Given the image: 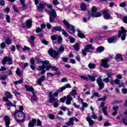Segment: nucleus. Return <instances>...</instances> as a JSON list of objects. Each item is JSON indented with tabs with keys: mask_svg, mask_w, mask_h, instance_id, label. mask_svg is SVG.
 <instances>
[{
	"mask_svg": "<svg viewBox=\"0 0 127 127\" xmlns=\"http://www.w3.org/2000/svg\"><path fill=\"white\" fill-rule=\"evenodd\" d=\"M0 47L2 49H4V47H5V43L3 42L0 44Z\"/></svg>",
	"mask_w": 127,
	"mask_h": 127,
	"instance_id": "59",
	"label": "nucleus"
},
{
	"mask_svg": "<svg viewBox=\"0 0 127 127\" xmlns=\"http://www.w3.org/2000/svg\"><path fill=\"white\" fill-rule=\"evenodd\" d=\"M60 92H61V89H60V88L59 90L56 91L54 94L52 93V92H50L49 93L50 103H54V102H58V100H57V98H56L55 97H58V94H59Z\"/></svg>",
	"mask_w": 127,
	"mask_h": 127,
	"instance_id": "3",
	"label": "nucleus"
},
{
	"mask_svg": "<svg viewBox=\"0 0 127 127\" xmlns=\"http://www.w3.org/2000/svg\"><path fill=\"white\" fill-rule=\"evenodd\" d=\"M110 126H111V123H110V122H105L103 124V127H110Z\"/></svg>",
	"mask_w": 127,
	"mask_h": 127,
	"instance_id": "51",
	"label": "nucleus"
},
{
	"mask_svg": "<svg viewBox=\"0 0 127 127\" xmlns=\"http://www.w3.org/2000/svg\"><path fill=\"white\" fill-rule=\"evenodd\" d=\"M103 13L104 14V18H105V19H110L112 18V17H111L110 13H109V10H103Z\"/></svg>",
	"mask_w": 127,
	"mask_h": 127,
	"instance_id": "14",
	"label": "nucleus"
},
{
	"mask_svg": "<svg viewBox=\"0 0 127 127\" xmlns=\"http://www.w3.org/2000/svg\"><path fill=\"white\" fill-rule=\"evenodd\" d=\"M80 77L82 80H88V77L87 76H83V75H80Z\"/></svg>",
	"mask_w": 127,
	"mask_h": 127,
	"instance_id": "61",
	"label": "nucleus"
},
{
	"mask_svg": "<svg viewBox=\"0 0 127 127\" xmlns=\"http://www.w3.org/2000/svg\"><path fill=\"white\" fill-rule=\"evenodd\" d=\"M6 20H7V22L9 23L10 22V17L8 15H6Z\"/></svg>",
	"mask_w": 127,
	"mask_h": 127,
	"instance_id": "50",
	"label": "nucleus"
},
{
	"mask_svg": "<svg viewBox=\"0 0 127 127\" xmlns=\"http://www.w3.org/2000/svg\"><path fill=\"white\" fill-rule=\"evenodd\" d=\"M96 82L99 86V90H102V89H103L104 87H105V84H104L103 80H102V76H99L97 78Z\"/></svg>",
	"mask_w": 127,
	"mask_h": 127,
	"instance_id": "11",
	"label": "nucleus"
},
{
	"mask_svg": "<svg viewBox=\"0 0 127 127\" xmlns=\"http://www.w3.org/2000/svg\"><path fill=\"white\" fill-rule=\"evenodd\" d=\"M98 9L96 7H92V10L88 12V15L93 16V17H100L102 16V13L100 12H96Z\"/></svg>",
	"mask_w": 127,
	"mask_h": 127,
	"instance_id": "5",
	"label": "nucleus"
},
{
	"mask_svg": "<svg viewBox=\"0 0 127 127\" xmlns=\"http://www.w3.org/2000/svg\"><path fill=\"white\" fill-rule=\"evenodd\" d=\"M45 65L43 64L42 65L38 66L37 68V70H38V71H41V74H42V75H43L45 74V72H46V70H45Z\"/></svg>",
	"mask_w": 127,
	"mask_h": 127,
	"instance_id": "13",
	"label": "nucleus"
},
{
	"mask_svg": "<svg viewBox=\"0 0 127 127\" xmlns=\"http://www.w3.org/2000/svg\"><path fill=\"white\" fill-rule=\"evenodd\" d=\"M74 125V118H71L69 119V122L66 123V126H72Z\"/></svg>",
	"mask_w": 127,
	"mask_h": 127,
	"instance_id": "24",
	"label": "nucleus"
},
{
	"mask_svg": "<svg viewBox=\"0 0 127 127\" xmlns=\"http://www.w3.org/2000/svg\"><path fill=\"white\" fill-rule=\"evenodd\" d=\"M68 39L69 40L70 43H74V42H75V39L72 37H68Z\"/></svg>",
	"mask_w": 127,
	"mask_h": 127,
	"instance_id": "47",
	"label": "nucleus"
},
{
	"mask_svg": "<svg viewBox=\"0 0 127 127\" xmlns=\"http://www.w3.org/2000/svg\"><path fill=\"white\" fill-rule=\"evenodd\" d=\"M6 62H8L9 65H11L12 64V59L9 57H4L3 60L1 62L2 65H5Z\"/></svg>",
	"mask_w": 127,
	"mask_h": 127,
	"instance_id": "10",
	"label": "nucleus"
},
{
	"mask_svg": "<svg viewBox=\"0 0 127 127\" xmlns=\"http://www.w3.org/2000/svg\"><path fill=\"white\" fill-rule=\"evenodd\" d=\"M37 100V98H36V96L35 95V92H34V95L33 94V96L31 98V101L32 103H33V102H35V101Z\"/></svg>",
	"mask_w": 127,
	"mask_h": 127,
	"instance_id": "34",
	"label": "nucleus"
},
{
	"mask_svg": "<svg viewBox=\"0 0 127 127\" xmlns=\"http://www.w3.org/2000/svg\"><path fill=\"white\" fill-rule=\"evenodd\" d=\"M45 6V4L40 3L38 6H37V8L38 10H42L43 8H44V7Z\"/></svg>",
	"mask_w": 127,
	"mask_h": 127,
	"instance_id": "29",
	"label": "nucleus"
},
{
	"mask_svg": "<svg viewBox=\"0 0 127 127\" xmlns=\"http://www.w3.org/2000/svg\"><path fill=\"white\" fill-rule=\"evenodd\" d=\"M106 75L108 78H113V76L114 75H115V73L112 72H107Z\"/></svg>",
	"mask_w": 127,
	"mask_h": 127,
	"instance_id": "33",
	"label": "nucleus"
},
{
	"mask_svg": "<svg viewBox=\"0 0 127 127\" xmlns=\"http://www.w3.org/2000/svg\"><path fill=\"white\" fill-rule=\"evenodd\" d=\"M116 59H120L121 61H123V60H124L123 59V58L122 57V55H121L120 54H118L116 55Z\"/></svg>",
	"mask_w": 127,
	"mask_h": 127,
	"instance_id": "45",
	"label": "nucleus"
},
{
	"mask_svg": "<svg viewBox=\"0 0 127 127\" xmlns=\"http://www.w3.org/2000/svg\"><path fill=\"white\" fill-rule=\"evenodd\" d=\"M91 117L93 120H96V119H97V115L95 114V112H92V114L91 115Z\"/></svg>",
	"mask_w": 127,
	"mask_h": 127,
	"instance_id": "48",
	"label": "nucleus"
},
{
	"mask_svg": "<svg viewBox=\"0 0 127 127\" xmlns=\"http://www.w3.org/2000/svg\"><path fill=\"white\" fill-rule=\"evenodd\" d=\"M64 47L61 46L59 49L58 52H56L53 49H50L48 53L53 58H56V59H58L59 58V54H61V53H63L64 52Z\"/></svg>",
	"mask_w": 127,
	"mask_h": 127,
	"instance_id": "2",
	"label": "nucleus"
},
{
	"mask_svg": "<svg viewBox=\"0 0 127 127\" xmlns=\"http://www.w3.org/2000/svg\"><path fill=\"white\" fill-rule=\"evenodd\" d=\"M30 40H29L30 44H32V43H33V42H34V40L35 39V37H34V36H31L30 37Z\"/></svg>",
	"mask_w": 127,
	"mask_h": 127,
	"instance_id": "36",
	"label": "nucleus"
},
{
	"mask_svg": "<svg viewBox=\"0 0 127 127\" xmlns=\"http://www.w3.org/2000/svg\"><path fill=\"white\" fill-rule=\"evenodd\" d=\"M105 50V48H104V47L100 46L97 49L96 52L97 53H101V52H103Z\"/></svg>",
	"mask_w": 127,
	"mask_h": 127,
	"instance_id": "27",
	"label": "nucleus"
},
{
	"mask_svg": "<svg viewBox=\"0 0 127 127\" xmlns=\"http://www.w3.org/2000/svg\"><path fill=\"white\" fill-rule=\"evenodd\" d=\"M49 14L50 15L49 17L50 22H54V19L57 17V14L55 9H51L48 11Z\"/></svg>",
	"mask_w": 127,
	"mask_h": 127,
	"instance_id": "6",
	"label": "nucleus"
},
{
	"mask_svg": "<svg viewBox=\"0 0 127 127\" xmlns=\"http://www.w3.org/2000/svg\"><path fill=\"white\" fill-rule=\"evenodd\" d=\"M53 3L55 5H58V4H60V2H59V1H58V0H54L53 1Z\"/></svg>",
	"mask_w": 127,
	"mask_h": 127,
	"instance_id": "46",
	"label": "nucleus"
},
{
	"mask_svg": "<svg viewBox=\"0 0 127 127\" xmlns=\"http://www.w3.org/2000/svg\"><path fill=\"white\" fill-rule=\"evenodd\" d=\"M62 28L61 26L54 27L52 30V32L55 31H62Z\"/></svg>",
	"mask_w": 127,
	"mask_h": 127,
	"instance_id": "23",
	"label": "nucleus"
},
{
	"mask_svg": "<svg viewBox=\"0 0 127 127\" xmlns=\"http://www.w3.org/2000/svg\"><path fill=\"white\" fill-rule=\"evenodd\" d=\"M42 30H43L41 28L38 27V28H37V29L36 30V33H39V32H41V31H42Z\"/></svg>",
	"mask_w": 127,
	"mask_h": 127,
	"instance_id": "49",
	"label": "nucleus"
},
{
	"mask_svg": "<svg viewBox=\"0 0 127 127\" xmlns=\"http://www.w3.org/2000/svg\"><path fill=\"white\" fill-rule=\"evenodd\" d=\"M101 65L104 68H109L110 67V65L108 64V62H109V59H102L101 60Z\"/></svg>",
	"mask_w": 127,
	"mask_h": 127,
	"instance_id": "12",
	"label": "nucleus"
},
{
	"mask_svg": "<svg viewBox=\"0 0 127 127\" xmlns=\"http://www.w3.org/2000/svg\"><path fill=\"white\" fill-rule=\"evenodd\" d=\"M61 32H62L63 34L65 36V37H68V36H69V35L65 31V30L62 29Z\"/></svg>",
	"mask_w": 127,
	"mask_h": 127,
	"instance_id": "43",
	"label": "nucleus"
},
{
	"mask_svg": "<svg viewBox=\"0 0 127 127\" xmlns=\"http://www.w3.org/2000/svg\"><path fill=\"white\" fill-rule=\"evenodd\" d=\"M6 78H7V76L6 75H2V76H1L0 77V80H4L6 79Z\"/></svg>",
	"mask_w": 127,
	"mask_h": 127,
	"instance_id": "56",
	"label": "nucleus"
},
{
	"mask_svg": "<svg viewBox=\"0 0 127 127\" xmlns=\"http://www.w3.org/2000/svg\"><path fill=\"white\" fill-rule=\"evenodd\" d=\"M104 106H105V102H102L101 104V107L102 108L103 114L105 115V116H108V113H107V107H104Z\"/></svg>",
	"mask_w": 127,
	"mask_h": 127,
	"instance_id": "19",
	"label": "nucleus"
},
{
	"mask_svg": "<svg viewBox=\"0 0 127 127\" xmlns=\"http://www.w3.org/2000/svg\"><path fill=\"white\" fill-rule=\"evenodd\" d=\"M51 69L52 70H53L54 71H58V68H57V67L55 66H51Z\"/></svg>",
	"mask_w": 127,
	"mask_h": 127,
	"instance_id": "55",
	"label": "nucleus"
},
{
	"mask_svg": "<svg viewBox=\"0 0 127 127\" xmlns=\"http://www.w3.org/2000/svg\"><path fill=\"white\" fill-rule=\"evenodd\" d=\"M23 50L24 51H29V50H30V48L25 46L23 48Z\"/></svg>",
	"mask_w": 127,
	"mask_h": 127,
	"instance_id": "53",
	"label": "nucleus"
},
{
	"mask_svg": "<svg viewBox=\"0 0 127 127\" xmlns=\"http://www.w3.org/2000/svg\"><path fill=\"white\" fill-rule=\"evenodd\" d=\"M15 120L17 123H22L25 120V114L22 111H15V113H12Z\"/></svg>",
	"mask_w": 127,
	"mask_h": 127,
	"instance_id": "1",
	"label": "nucleus"
},
{
	"mask_svg": "<svg viewBox=\"0 0 127 127\" xmlns=\"http://www.w3.org/2000/svg\"><path fill=\"white\" fill-rule=\"evenodd\" d=\"M66 99H67V97H66V96H64V98L60 99V101L62 103H65V100H66Z\"/></svg>",
	"mask_w": 127,
	"mask_h": 127,
	"instance_id": "57",
	"label": "nucleus"
},
{
	"mask_svg": "<svg viewBox=\"0 0 127 127\" xmlns=\"http://www.w3.org/2000/svg\"><path fill=\"white\" fill-rule=\"evenodd\" d=\"M77 36L79 37V38H85V35L83 33H82V32L80 29H77Z\"/></svg>",
	"mask_w": 127,
	"mask_h": 127,
	"instance_id": "22",
	"label": "nucleus"
},
{
	"mask_svg": "<svg viewBox=\"0 0 127 127\" xmlns=\"http://www.w3.org/2000/svg\"><path fill=\"white\" fill-rule=\"evenodd\" d=\"M77 95V91L76 90L74 89L68 95L66 96V101L65 102V103L66 105H71V101L73 100L72 97H74Z\"/></svg>",
	"mask_w": 127,
	"mask_h": 127,
	"instance_id": "4",
	"label": "nucleus"
},
{
	"mask_svg": "<svg viewBox=\"0 0 127 127\" xmlns=\"http://www.w3.org/2000/svg\"><path fill=\"white\" fill-rule=\"evenodd\" d=\"M88 18L87 17H85L83 18V22H87V20H89V19H90V18H91V15H89V13H88Z\"/></svg>",
	"mask_w": 127,
	"mask_h": 127,
	"instance_id": "42",
	"label": "nucleus"
},
{
	"mask_svg": "<svg viewBox=\"0 0 127 127\" xmlns=\"http://www.w3.org/2000/svg\"><path fill=\"white\" fill-rule=\"evenodd\" d=\"M88 67L90 69H95L96 68V64H95L90 63L88 64Z\"/></svg>",
	"mask_w": 127,
	"mask_h": 127,
	"instance_id": "35",
	"label": "nucleus"
},
{
	"mask_svg": "<svg viewBox=\"0 0 127 127\" xmlns=\"http://www.w3.org/2000/svg\"><path fill=\"white\" fill-rule=\"evenodd\" d=\"M127 36V30L124 27H121V30L119 31L118 37L121 38L122 40H125Z\"/></svg>",
	"mask_w": 127,
	"mask_h": 127,
	"instance_id": "7",
	"label": "nucleus"
},
{
	"mask_svg": "<svg viewBox=\"0 0 127 127\" xmlns=\"http://www.w3.org/2000/svg\"><path fill=\"white\" fill-rule=\"evenodd\" d=\"M51 37L53 41H55V40H57V38H58V36L57 35H53L51 36Z\"/></svg>",
	"mask_w": 127,
	"mask_h": 127,
	"instance_id": "40",
	"label": "nucleus"
},
{
	"mask_svg": "<svg viewBox=\"0 0 127 127\" xmlns=\"http://www.w3.org/2000/svg\"><path fill=\"white\" fill-rule=\"evenodd\" d=\"M12 8L13 9H14V12H17L18 13V9H17V8H16V6H15V5L12 6Z\"/></svg>",
	"mask_w": 127,
	"mask_h": 127,
	"instance_id": "58",
	"label": "nucleus"
},
{
	"mask_svg": "<svg viewBox=\"0 0 127 127\" xmlns=\"http://www.w3.org/2000/svg\"><path fill=\"white\" fill-rule=\"evenodd\" d=\"M123 22L127 23V16L123 18Z\"/></svg>",
	"mask_w": 127,
	"mask_h": 127,
	"instance_id": "64",
	"label": "nucleus"
},
{
	"mask_svg": "<svg viewBox=\"0 0 127 127\" xmlns=\"http://www.w3.org/2000/svg\"><path fill=\"white\" fill-rule=\"evenodd\" d=\"M25 88L26 90V91H28L29 92H31L32 93L33 95H34V88H33V87L30 86L28 85H25Z\"/></svg>",
	"mask_w": 127,
	"mask_h": 127,
	"instance_id": "16",
	"label": "nucleus"
},
{
	"mask_svg": "<svg viewBox=\"0 0 127 127\" xmlns=\"http://www.w3.org/2000/svg\"><path fill=\"white\" fill-rule=\"evenodd\" d=\"M63 23L65 25L67 29H70L71 32H69L70 34L74 33L75 32V27L72 25H70L69 23L66 20H64L63 21Z\"/></svg>",
	"mask_w": 127,
	"mask_h": 127,
	"instance_id": "8",
	"label": "nucleus"
},
{
	"mask_svg": "<svg viewBox=\"0 0 127 127\" xmlns=\"http://www.w3.org/2000/svg\"><path fill=\"white\" fill-rule=\"evenodd\" d=\"M4 120L5 121V127H9V125H10V119H9V116H5L4 117Z\"/></svg>",
	"mask_w": 127,
	"mask_h": 127,
	"instance_id": "15",
	"label": "nucleus"
},
{
	"mask_svg": "<svg viewBox=\"0 0 127 127\" xmlns=\"http://www.w3.org/2000/svg\"><path fill=\"white\" fill-rule=\"evenodd\" d=\"M49 118L50 120H54V119H55V116L53 114H49Z\"/></svg>",
	"mask_w": 127,
	"mask_h": 127,
	"instance_id": "52",
	"label": "nucleus"
},
{
	"mask_svg": "<svg viewBox=\"0 0 127 127\" xmlns=\"http://www.w3.org/2000/svg\"><path fill=\"white\" fill-rule=\"evenodd\" d=\"M5 43L7 45H9V44H11V40L9 38H7L5 40Z\"/></svg>",
	"mask_w": 127,
	"mask_h": 127,
	"instance_id": "41",
	"label": "nucleus"
},
{
	"mask_svg": "<svg viewBox=\"0 0 127 127\" xmlns=\"http://www.w3.org/2000/svg\"><path fill=\"white\" fill-rule=\"evenodd\" d=\"M63 42V38L61 36H58V43L59 44H62V43Z\"/></svg>",
	"mask_w": 127,
	"mask_h": 127,
	"instance_id": "32",
	"label": "nucleus"
},
{
	"mask_svg": "<svg viewBox=\"0 0 127 127\" xmlns=\"http://www.w3.org/2000/svg\"><path fill=\"white\" fill-rule=\"evenodd\" d=\"M95 48L92 46V45L89 44L86 46V47L82 50V53L83 56H86L87 55V52H90V50H94Z\"/></svg>",
	"mask_w": 127,
	"mask_h": 127,
	"instance_id": "9",
	"label": "nucleus"
},
{
	"mask_svg": "<svg viewBox=\"0 0 127 127\" xmlns=\"http://www.w3.org/2000/svg\"><path fill=\"white\" fill-rule=\"evenodd\" d=\"M122 93L123 94H127V88H123L122 89Z\"/></svg>",
	"mask_w": 127,
	"mask_h": 127,
	"instance_id": "63",
	"label": "nucleus"
},
{
	"mask_svg": "<svg viewBox=\"0 0 127 127\" xmlns=\"http://www.w3.org/2000/svg\"><path fill=\"white\" fill-rule=\"evenodd\" d=\"M6 105L8 107H16V105L12 104L9 100L7 101Z\"/></svg>",
	"mask_w": 127,
	"mask_h": 127,
	"instance_id": "30",
	"label": "nucleus"
},
{
	"mask_svg": "<svg viewBox=\"0 0 127 127\" xmlns=\"http://www.w3.org/2000/svg\"><path fill=\"white\" fill-rule=\"evenodd\" d=\"M80 8L82 10H86L87 7L86 6V4L82 3L80 5Z\"/></svg>",
	"mask_w": 127,
	"mask_h": 127,
	"instance_id": "37",
	"label": "nucleus"
},
{
	"mask_svg": "<svg viewBox=\"0 0 127 127\" xmlns=\"http://www.w3.org/2000/svg\"><path fill=\"white\" fill-rule=\"evenodd\" d=\"M120 80H119L118 78H116L114 80V82L116 84V85H120Z\"/></svg>",
	"mask_w": 127,
	"mask_h": 127,
	"instance_id": "54",
	"label": "nucleus"
},
{
	"mask_svg": "<svg viewBox=\"0 0 127 127\" xmlns=\"http://www.w3.org/2000/svg\"><path fill=\"white\" fill-rule=\"evenodd\" d=\"M45 81V75H43L40 78L38 79L37 80V83L38 85L41 86L42 85V82H44Z\"/></svg>",
	"mask_w": 127,
	"mask_h": 127,
	"instance_id": "17",
	"label": "nucleus"
},
{
	"mask_svg": "<svg viewBox=\"0 0 127 127\" xmlns=\"http://www.w3.org/2000/svg\"><path fill=\"white\" fill-rule=\"evenodd\" d=\"M121 121L125 126H127V118H124L122 119Z\"/></svg>",
	"mask_w": 127,
	"mask_h": 127,
	"instance_id": "44",
	"label": "nucleus"
},
{
	"mask_svg": "<svg viewBox=\"0 0 127 127\" xmlns=\"http://www.w3.org/2000/svg\"><path fill=\"white\" fill-rule=\"evenodd\" d=\"M5 95L6 96L8 99H11V98H12V95H11V93L8 91H5Z\"/></svg>",
	"mask_w": 127,
	"mask_h": 127,
	"instance_id": "31",
	"label": "nucleus"
},
{
	"mask_svg": "<svg viewBox=\"0 0 127 127\" xmlns=\"http://www.w3.org/2000/svg\"><path fill=\"white\" fill-rule=\"evenodd\" d=\"M96 77H97V75H95L94 76L92 75H88V78H89V80L90 81H92V82H95L96 81Z\"/></svg>",
	"mask_w": 127,
	"mask_h": 127,
	"instance_id": "26",
	"label": "nucleus"
},
{
	"mask_svg": "<svg viewBox=\"0 0 127 127\" xmlns=\"http://www.w3.org/2000/svg\"><path fill=\"white\" fill-rule=\"evenodd\" d=\"M66 88H71V85H70V84H66L64 86L61 87L60 90L61 93H62V92H63V91H64V90H65V89H66Z\"/></svg>",
	"mask_w": 127,
	"mask_h": 127,
	"instance_id": "25",
	"label": "nucleus"
},
{
	"mask_svg": "<svg viewBox=\"0 0 127 127\" xmlns=\"http://www.w3.org/2000/svg\"><path fill=\"white\" fill-rule=\"evenodd\" d=\"M80 46V44H76L73 46V48L76 51H79L80 50V48L79 46Z\"/></svg>",
	"mask_w": 127,
	"mask_h": 127,
	"instance_id": "39",
	"label": "nucleus"
},
{
	"mask_svg": "<svg viewBox=\"0 0 127 127\" xmlns=\"http://www.w3.org/2000/svg\"><path fill=\"white\" fill-rule=\"evenodd\" d=\"M42 42L45 45H48V42L47 41H46V40H43L42 41Z\"/></svg>",
	"mask_w": 127,
	"mask_h": 127,
	"instance_id": "60",
	"label": "nucleus"
},
{
	"mask_svg": "<svg viewBox=\"0 0 127 127\" xmlns=\"http://www.w3.org/2000/svg\"><path fill=\"white\" fill-rule=\"evenodd\" d=\"M36 123V120H35V119H32L31 121L29 122L28 124V127H34Z\"/></svg>",
	"mask_w": 127,
	"mask_h": 127,
	"instance_id": "21",
	"label": "nucleus"
},
{
	"mask_svg": "<svg viewBox=\"0 0 127 127\" xmlns=\"http://www.w3.org/2000/svg\"><path fill=\"white\" fill-rule=\"evenodd\" d=\"M5 3H4V0H0V5H1L2 6H3Z\"/></svg>",
	"mask_w": 127,
	"mask_h": 127,
	"instance_id": "62",
	"label": "nucleus"
},
{
	"mask_svg": "<svg viewBox=\"0 0 127 127\" xmlns=\"http://www.w3.org/2000/svg\"><path fill=\"white\" fill-rule=\"evenodd\" d=\"M26 26L27 28H30V27L32 26L31 21L30 20H27L26 21Z\"/></svg>",
	"mask_w": 127,
	"mask_h": 127,
	"instance_id": "28",
	"label": "nucleus"
},
{
	"mask_svg": "<svg viewBox=\"0 0 127 127\" xmlns=\"http://www.w3.org/2000/svg\"><path fill=\"white\" fill-rule=\"evenodd\" d=\"M86 120L88 122V124L90 126H93V125L95 124V122H94V121L92 120V118L90 116H88L86 117Z\"/></svg>",
	"mask_w": 127,
	"mask_h": 127,
	"instance_id": "20",
	"label": "nucleus"
},
{
	"mask_svg": "<svg viewBox=\"0 0 127 127\" xmlns=\"http://www.w3.org/2000/svg\"><path fill=\"white\" fill-rule=\"evenodd\" d=\"M117 39H118V37H117L109 38L108 40V43H116L117 42Z\"/></svg>",
	"mask_w": 127,
	"mask_h": 127,
	"instance_id": "18",
	"label": "nucleus"
},
{
	"mask_svg": "<svg viewBox=\"0 0 127 127\" xmlns=\"http://www.w3.org/2000/svg\"><path fill=\"white\" fill-rule=\"evenodd\" d=\"M23 82V78H21L18 81H15L14 82V85H18V84H21Z\"/></svg>",
	"mask_w": 127,
	"mask_h": 127,
	"instance_id": "38",
	"label": "nucleus"
}]
</instances>
